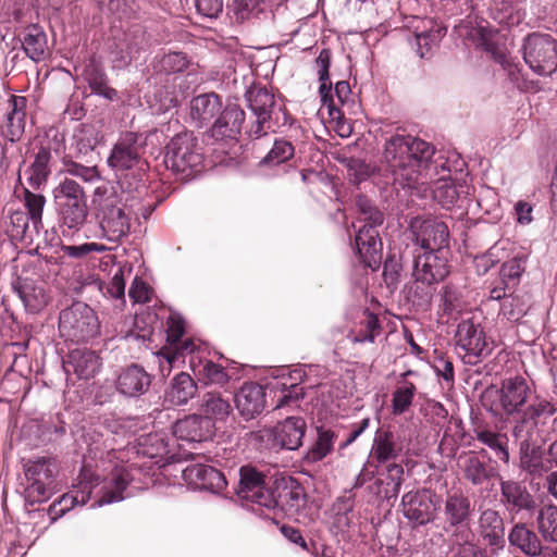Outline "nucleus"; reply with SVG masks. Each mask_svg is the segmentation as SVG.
Wrapping results in <instances>:
<instances>
[{
	"mask_svg": "<svg viewBox=\"0 0 557 557\" xmlns=\"http://www.w3.org/2000/svg\"><path fill=\"white\" fill-rule=\"evenodd\" d=\"M94 205L102 237L119 243L127 237L132 226V205L127 203L122 185L110 182L97 186Z\"/></svg>",
	"mask_w": 557,
	"mask_h": 557,
	"instance_id": "nucleus-4",
	"label": "nucleus"
},
{
	"mask_svg": "<svg viewBox=\"0 0 557 557\" xmlns=\"http://www.w3.org/2000/svg\"><path fill=\"white\" fill-rule=\"evenodd\" d=\"M346 168L348 171L349 180L354 184H360L361 182L367 181L373 172L372 166L359 158L347 159Z\"/></svg>",
	"mask_w": 557,
	"mask_h": 557,
	"instance_id": "nucleus-61",
	"label": "nucleus"
},
{
	"mask_svg": "<svg viewBox=\"0 0 557 557\" xmlns=\"http://www.w3.org/2000/svg\"><path fill=\"white\" fill-rule=\"evenodd\" d=\"M55 207L87 200L83 187L74 180L64 177L53 189Z\"/></svg>",
	"mask_w": 557,
	"mask_h": 557,
	"instance_id": "nucleus-49",
	"label": "nucleus"
},
{
	"mask_svg": "<svg viewBox=\"0 0 557 557\" xmlns=\"http://www.w3.org/2000/svg\"><path fill=\"white\" fill-rule=\"evenodd\" d=\"M295 148L290 141L285 139H275L272 149L261 160L264 165H278L285 163L294 157Z\"/></svg>",
	"mask_w": 557,
	"mask_h": 557,
	"instance_id": "nucleus-56",
	"label": "nucleus"
},
{
	"mask_svg": "<svg viewBox=\"0 0 557 557\" xmlns=\"http://www.w3.org/2000/svg\"><path fill=\"white\" fill-rule=\"evenodd\" d=\"M131 481L132 475L124 466L113 467L108 475L100 479L91 466L84 465L72 490L60 498L61 508L57 515L63 516L75 505L83 506L90 498L95 499L91 508L121 502L126 497L125 491Z\"/></svg>",
	"mask_w": 557,
	"mask_h": 557,
	"instance_id": "nucleus-2",
	"label": "nucleus"
},
{
	"mask_svg": "<svg viewBox=\"0 0 557 557\" xmlns=\"http://www.w3.org/2000/svg\"><path fill=\"white\" fill-rule=\"evenodd\" d=\"M203 153L193 133L175 135L165 147L164 164L180 180L188 181L200 173Z\"/></svg>",
	"mask_w": 557,
	"mask_h": 557,
	"instance_id": "nucleus-8",
	"label": "nucleus"
},
{
	"mask_svg": "<svg viewBox=\"0 0 557 557\" xmlns=\"http://www.w3.org/2000/svg\"><path fill=\"white\" fill-rule=\"evenodd\" d=\"M65 172L72 176L82 178L86 183H94L100 178L96 165L86 166L77 162H69L65 164Z\"/></svg>",
	"mask_w": 557,
	"mask_h": 557,
	"instance_id": "nucleus-62",
	"label": "nucleus"
},
{
	"mask_svg": "<svg viewBox=\"0 0 557 557\" xmlns=\"http://www.w3.org/2000/svg\"><path fill=\"white\" fill-rule=\"evenodd\" d=\"M317 432L318 438L308 454L309 459L313 462L322 460L332 451L337 437L334 431L323 426L318 428Z\"/></svg>",
	"mask_w": 557,
	"mask_h": 557,
	"instance_id": "nucleus-53",
	"label": "nucleus"
},
{
	"mask_svg": "<svg viewBox=\"0 0 557 557\" xmlns=\"http://www.w3.org/2000/svg\"><path fill=\"white\" fill-rule=\"evenodd\" d=\"M271 491L264 487L263 476L255 468L242 467L237 495L252 504V511L263 515L264 503Z\"/></svg>",
	"mask_w": 557,
	"mask_h": 557,
	"instance_id": "nucleus-25",
	"label": "nucleus"
},
{
	"mask_svg": "<svg viewBox=\"0 0 557 557\" xmlns=\"http://www.w3.org/2000/svg\"><path fill=\"white\" fill-rule=\"evenodd\" d=\"M245 100L256 119L247 131L250 139H259L269 133H275L288 123L284 104L265 87L250 86L245 92Z\"/></svg>",
	"mask_w": 557,
	"mask_h": 557,
	"instance_id": "nucleus-6",
	"label": "nucleus"
},
{
	"mask_svg": "<svg viewBox=\"0 0 557 557\" xmlns=\"http://www.w3.org/2000/svg\"><path fill=\"white\" fill-rule=\"evenodd\" d=\"M525 261L523 258H512L503 263L500 268L502 282L508 286L509 283L512 285L519 280L520 275L524 272Z\"/></svg>",
	"mask_w": 557,
	"mask_h": 557,
	"instance_id": "nucleus-60",
	"label": "nucleus"
},
{
	"mask_svg": "<svg viewBox=\"0 0 557 557\" xmlns=\"http://www.w3.org/2000/svg\"><path fill=\"white\" fill-rule=\"evenodd\" d=\"M198 387L194 379L186 372L172 377L164 391L163 403L168 407L186 405L197 394Z\"/></svg>",
	"mask_w": 557,
	"mask_h": 557,
	"instance_id": "nucleus-33",
	"label": "nucleus"
},
{
	"mask_svg": "<svg viewBox=\"0 0 557 557\" xmlns=\"http://www.w3.org/2000/svg\"><path fill=\"white\" fill-rule=\"evenodd\" d=\"M197 12L207 18H216L223 10V0H195Z\"/></svg>",
	"mask_w": 557,
	"mask_h": 557,
	"instance_id": "nucleus-64",
	"label": "nucleus"
},
{
	"mask_svg": "<svg viewBox=\"0 0 557 557\" xmlns=\"http://www.w3.org/2000/svg\"><path fill=\"white\" fill-rule=\"evenodd\" d=\"M187 55L183 52H169L159 61L160 71L165 74H174L183 72L188 66Z\"/></svg>",
	"mask_w": 557,
	"mask_h": 557,
	"instance_id": "nucleus-59",
	"label": "nucleus"
},
{
	"mask_svg": "<svg viewBox=\"0 0 557 557\" xmlns=\"http://www.w3.org/2000/svg\"><path fill=\"white\" fill-rule=\"evenodd\" d=\"M267 499L263 509L273 511L274 516L280 511L288 518H295L307 502L304 488L292 478L276 481Z\"/></svg>",
	"mask_w": 557,
	"mask_h": 557,
	"instance_id": "nucleus-14",
	"label": "nucleus"
},
{
	"mask_svg": "<svg viewBox=\"0 0 557 557\" xmlns=\"http://www.w3.org/2000/svg\"><path fill=\"white\" fill-rule=\"evenodd\" d=\"M59 333L72 343H87L100 331V323L94 309L87 304L75 301L59 314Z\"/></svg>",
	"mask_w": 557,
	"mask_h": 557,
	"instance_id": "nucleus-10",
	"label": "nucleus"
},
{
	"mask_svg": "<svg viewBox=\"0 0 557 557\" xmlns=\"http://www.w3.org/2000/svg\"><path fill=\"white\" fill-rule=\"evenodd\" d=\"M463 194H468V186L457 185L451 181L441 180L433 190V198L443 208L450 209L461 198Z\"/></svg>",
	"mask_w": 557,
	"mask_h": 557,
	"instance_id": "nucleus-48",
	"label": "nucleus"
},
{
	"mask_svg": "<svg viewBox=\"0 0 557 557\" xmlns=\"http://www.w3.org/2000/svg\"><path fill=\"white\" fill-rule=\"evenodd\" d=\"M456 347L466 364H478L488 357L494 348L480 323L472 318H461L455 333Z\"/></svg>",
	"mask_w": 557,
	"mask_h": 557,
	"instance_id": "nucleus-12",
	"label": "nucleus"
},
{
	"mask_svg": "<svg viewBox=\"0 0 557 557\" xmlns=\"http://www.w3.org/2000/svg\"><path fill=\"white\" fill-rule=\"evenodd\" d=\"M539 532L546 541L557 543V506H543L536 517Z\"/></svg>",
	"mask_w": 557,
	"mask_h": 557,
	"instance_id": "nucleus-50",
	"label": "nucleus"
},
{
	"mask_svg": "<svg viewBox=\"0 0 557 557\" xmlns=\"http://www.w3.org/2000/svg\"><path fill=\"white\" fill-rule=\"evenodd\" d=\"M235 405L246 420L253 419L265 407L263 387L255 382L245 383L235 395Z\"/></svg>",
	"mask_w": 557,
	"mask_h": 557,
	"instance_id": "nucleus-32",
	"label": "nucleus"
},
{
	"mask_svg": "<svg viewBox=\"0 0 557 557\" xmlns=\"http://www.w3.org/2000/svg\"><path fill=\"white\" fill-rule=\"evenodd\" d=\"M245 112L236 103H228L219 113L211 127V136L216 140L235 139L240 134Z\"/></svg>",
	"mask_w": 557,
	"mask_h": 557,
	"instance_id": "nucleus-30",
	"label": "nucleus"
},
{
	"mask_svg": "<svg viewBox=\"0 0 557 557\" xmlns=\"http://www.w3.org/2000/svg\"><path fill=\"white\" fill-rule=\"evenodd\" d=\"M46 198L41 194L33 193L28 189L24 190V205L27 212L14 211L10 214L11 236L14 238L25 239L28 237L29 222L35 232H39L42 227V212ZM32 236L29 235V238Z\"/></svg>",
	"mask_w": 557,
	"mask_h": 557,
	"instance_id": "nucleus-18",
	"label": "nucleus"
},
{
	"mask_svg": "<svg viewBox=\"0 0 557 557\" xmlns=\"http://www.w3.org/2000/svg\"><path fill=\"white\" fill-rule=\"evenodd\" d=\"M475 440L487 446L497 459L504 463L509 462L508 436L505 433L495 432L487 428H478L474 430Z\"/></svg>",
	"mask_w": 557,
	"mask_h": 557,
	"instance_id": "nucleus-44",
	"label": "nucleus"
},
{
	"mask_svg": "<svg viewBox=\"0 0 557 557\" xmlns=\"http://www.w3.org/2000/svg\"><path fill=\"white\" fill-rule=\"evenodd\" d=\"M529 305L523 296L509 295L504 299L500 307V314L509 322H519L528 312Z\"/></svg>",
	"mask_w": 557,
	"mask_h": 557,
	"instance_id": "nucleus-54",
	"label": "nucleus"
},
{
	"mask_svg": "<svg viewBox=\"0 0 557 557\" xmlns=\"http://www.w3.org/2000/svg\"><path fill=\"white\" fill-rule=\"evenodd\" d=\"M25 109L26 98L12 96L9 100V111L5 114V121L1 125L2 134L11 143L17 141L25 128Z\"/></svg>",
	"mask_w": 557,
	"mask_h": 557,
	"instance_id": "nucleus-35",
	"label": "nucleus"
},
{
	"mask_svg": "<svg viewBox=\"0 0 557 557\" xmlns=\"http://www.w3.org/2000/svg\"><path fill=\"white\" fill-rule=\"evenodd\" d=\"M201 408L206 413L205 417L216 420L225 419L231 412V405L228 400L224 399L218 393H207L203 395Z\"/></svg>",
	"mask_w": 557,
	"mask_h": 557,
	"instance_id": "nucleus-52",
	"label": "nucleus"
},
{
	"mask_svg": "<svg viewBox=\"0 0 557 557\" xmlns=\"http://www.w3.org/2000/svg\"><path fill=\"white\" fill-rule=\"evenodd\" d=\"M410 232L418 251H434L443 253L448 247L449 228L446 223L433 219H414L410 224Z\"/></svg>",
	"mask_w": 557,
	"mask_h": 557,
	"instance_id": "nucleus-17",
	"label": "nucleus"
},
{
	"mask_svg": "<svg viewBox=\"0 0 557 557\" xmlns=\"http://www.w3.org/2000/svg\"><path fill=\"white\" fill-rule=\"evenodd\" d=\"M546 424H534L530 421H522L518 426H512L511 435L519 444L520 467L531 475H542L550 468V458H544L541 443L553 440V436L545 434Z\"/></svg>",
	"mask_w": 557,
	"mask_h": 557,
	"instance_id": "nucleus-7",
	"label": "nucleus"
},
{
	"mask_svg": "<svg viewBox=\"0 0 557 557\" xmlns=\"http://www.w3.org/2000/svg\"><path fill=\"white\" fill-rule=\"evenodd\" d=\"M75 157L86 162L91 161L95 148L98 143L96 133L90 127H84L73 137Z\"/></svg>",
	"mask_w": 557,
	"mask_h": 557,
	"instance_id": "nucleus-51",
	"label": "nucleus"
},
{
	"mask_svg": "<svg viewBox=\"0 0 557 557\" xmlns=\"http://www.w3.org/2000/svg\"><path fill=\"white\" fill-rule=\"evenodd\" d=\"M101 366V358L94 350L76 348L69 354L64 367L66 371L71 367L79 379L88 380L100 371Z\"/></svg>",
	"mask_w": 557,
	"mask_h": 557,
	"instance_id": "nucleus-36",
	"label": "nucleus"
},
{
	"mask_svg": "<svg viewBox=\"0 0 557 557\" xmlns=\"http://www.w3.org/2000/svg\"><path fill=\"white\" fill-rule=\"evenodd\" d=\"M139 445L141 446L143 455L149 458H160L172 461H181L183 460V455H170L169 443L164 434L153 433L148 434L140 438Z\"/></svg>",
	"mask_w": 557,
	"mask_h": 557,
	"instance_id": "nucleus-45",
	"label": "nucleus"
},
{
	"mask_svg": "<svg viewBox=\"0 0 557 557\" xmlns=\"http://www.w3.org/2000/svg\"><path fill=\"white\" fill-rule=\"evenodd\" d=\"M18 38L23 50L29 59L39 62L46 58L48 41L42 27L37 24H30L22 30Z\"/></svg>",
	"mask_w": 557,
	"mask_h": 557,
	"instance_id": "nucleus-38",
	"label": "nucleus"
},
{
	"mask_svg": "<svg viewBox=\"0 0 557 557\" xmlns=\"http://www.w3.org/2000/svg\"><path fill=\"white\" fill-rule=\"evenodd\" d=\"M508 541L527 556L536 557L542 553L541 541L524 523H517L511 528Z\"/></svg>",
	"mask_w": 557,
	"mask_h": 557,
	"instance_id": "nucleus-43",
	"label": "nucleus"
},
{
	"mask_svg": "<svg viewBox=\"0 0 557 557\" xmlns=\"http://www.w3.org/2000/svg\"><path fill=\"white\" fill-rule=\"evenodd\" d=\"M13 289L28 312H38L47 305L45 289L36 285L32 280L18 278L13 283Z\"/></svg>",
	"mask_w": 557,
	"mask_h": 557,
	"instance_id": "nucleus-41",
	"label": "nucleus"
},
{
	"mask_svg": "<svg viewBox=\"0 0 557 557\" xmlns=\"http://www.w3.org/2000/svg\"><path fill=\"white\" fill-rule=\"evenodd\" d=\"M381 224L364 223L355 236V247L361 262L371 269L379 267L382 259V240L377 226Z\"/></svg>",
	"mask_w": 557,
	"mask_h": 557,
	"instance_id": "nucleus-26",
	"label": "nucleus"
},
{
	"mask_svg": "<svg viewBox=\"0 0 557 557\" xmlns=\"http://www.w3.org/2000/svg\"><path fill=\"white\" fill-rule=\"evenodd\" d=\"M461 32L472 44L491 53L503 65L508 78L518 89H528L519 65L498 50V32L492 28L487 21L469 17L462 23Z\"/></svg>",
	"mask_w": 557,
	"mask_h": 557,
	"instance_id": "nucleus-9",
	"label": "nucleus"
},
{
	"mask_svg": "<svg viewBox=\"0 0 557 557\" xmlns=\"http://www.w3.org/2000/svg\"><path fill=\"white\" fill-rule=\"evenodd\" d=\"M423 29L416 32L414 44L417 46V53L420 58H428L432 49L436 47L447 32V27L434 22L433 20H425L423 22Z\"/></svg>",
	"mask_w": 557,
	"mask_h": 557,
	"instance_id": "nucleus-40",
	"label": "nucleus"
},
{
	"mask_svg": "<svg viewBox=\"0 0 557 557\" xmlns=\"http://www.w3.org/2000/svg\"><path fill=\"white\" fill-rule=\"evenodd\" d=\"M401 451L403 446L396 434L388 430L379 429L376 431L372 445V454L379 462L383 463L395 459Z\"/></svg>",
	"mask_w": 557,
	"mask_h": 557,
	"instance_id": "nucleus-42",
	"label": "nucleus"
},
{
	"mask_svg": "<svg viewBox=\"0 0 557 557\" xmlns=\"http://www.w3.org/2000/svg\"><path fill=\"white\" fill-rule=\"evenodd\" d=\"M332 62V52L330 49H322L315 58L314 66L320 82L319 94L324 104L327 106L329 114L332 120L339 121L344 117L343 112L334 103L330 96L332 83L330 81V66Z\"/></svg>",
	"mask_w": 557,
	"mask_h": 557,
	"instance_id": "nucleus-31",
	"label": "nucleus"
},
{
	"mask_svg": "<svg viewBox=\"0 0 557 557\" xmlns=\"http://www.w3.org/2000/svg\"><path fill=\"white\" fill-rule=\"evenodd\" d=\"M306 421L300 417H287L272 429L259 431L261 441H267L271 449H298L306 433Z\"/></svg>",
	"mask_w": 557,
	"mask_h": 557,
	"instance_id": "nucleus-16",
	"label": "nucleus"
},
{
	"mask_svg": "<svg viewBox=\"0 0 557 557\" xmlns=\"http://www.w3.org/2000/svg\"><path fill=\"white\" fill-rule=\"evenodd\" d=\"M500 502L511 515L522 511L532 515L536 509V503L528 488L513 480L500 481Z\"/></svg>",
	"mask_w": 557,
	"mask_h": 557,
	"instance_id": "nucleus-28",
	"label": "nucleus"
},
{
	"mask_svg": "<svg viewBox=\"0 0 557 557\" xmlns=\"http://www.w3.org/2000/svg\"><path fill=\"white\" fill-rule=\"evenodd\" d=\"M457 466L462 478L473 486H482L498 475L496 467L483 449L466 451L458 457Z\"/></svg>",
	"mask_w": 557,
	"mask_h": 557,
	"instance_id": "nucleus-20",
	"label": "nucleus"
},
{
	"mask_svg": "<svg viewBox=\"0 0 557 557\" xmlns=\"http://www.w3.org/2000/svg\"><path fill=\"white\" fill-rule=\"evenodd\" d=\"M436 495L430 488H418L401 497L404 517L416 525H425L435 520L437 512Z\"/></svg>",
	"mask_w": 557,
	"mask_h": 557,
	"instance_id": "nucleus-19",
	"label": "nucleus"
},
{
	"mask_svg": "<svg viewBox=\"0 0 557 557\" xmlns=\"http://www.w3.org/2000/svg\"><path fill=\"white\" fill-rule=\"evenodd\" d=\"M356 208L360 214V221L364 223L383 224V213L373 205L367 196L358 195L356 197Z\"/></svg>",
	"mask_w": 557,
	"mask_h": 557,
	"instance_id": "nucleus-57",
	"label": "nucleus"
},
{
	"mask_svg": "<svg viewBox=\"0 0 557 557\" xmlns=\"http://www.w3.org/2000/svg\"><path fill=\"white\" fill-rule=\"evenodd\" d=\"M57 212L61 226L77 231L84 224L88 214L87 200L58 206Z\"/></svg>",
	"mask_w": 557,
	"mask_h": 557,
	"instance_id": "nucleus-46",
	"label": "nucleus"
},
{
	"mask_svg": "<svg viewBox=\"0 0 557 557\" xmlns=\"http://www.w3.org/2000/svg\"><path fill=\"white\" fill-rule=\"evenodd\" d=\"M152 382V376L137 363L122 368L114 381L115 391L123 397L137 399L145 395Z\"/></svg>",
	"mask_w": 557,
	"mask_h": 557,
	"instance_id": "nucleus-23",
	"label": "nucleus"
},
{
	"mask_svg": "<svg viewBox=\"0 0 557 557\" xmlns=\"http://www.w3.org/2000/svg\"><path fill=\"white\" fill-rule=\"evenodd\" d=\"M443 531L447 534V543L451 552L459 557L474 555V533L471 522L474 504L460 490L448 492L443 503Z\"/></svg>",
	"mask_w": 557,
	"mask_h": 557,
	"instance_id": "nucleus-5",
	"label": "nucleus"
},
{
	"mask_svg": "<svg viewBox=\"0 0 557 557\" xmlns=\"http://www.w3.org/2000/svg\"><path fill=\"white\" fill-rule=\"evenodd\" d=\"M416 391L414 384L410 382H405L396 387L392 395V410L394 414H403L410 408Z\"/></svg>",
	"mask_w": 557,
	"mask_h": 557,
	"instance_id": "nucleus-55",
	"label": "nucleus"
},
{
	"mask_svg": "<svg viewBox=\"0 0 557 557\" xmlns=\"http://www.w3.org/2000/svg\"><path fill=\"white\" fill-rule=\"evenodd\" d=\"M522 55L532 72L550 76L557 69V40L549 34L531 33L523 39Z\"/></svg>",
	"mask_w": 557,
	"mask_h": 557,
	"instance_id": "nucleus-11",
	"label": "nucleus"
},
{
	"mask_svg": "<svg viewBox=\"0 0 557 557\" xmlns=\"http://www.w3.org/2000/svg\"><path fill=\"white\" fill-rule=\"evenodd\" d=\"M274 377L277 379L273 388L281 389L282 396L277 399L275 409L297 406L298 401L304 398L305 392L300 383L306 377V371L302 367L295 369L281 368L275 370Z\"/></svg>",
	"mask_w": 557,
	"mask_h": 557,
	"instance_id": "nucleus-24",
	"label": "nucleus"
},
{
	"mask_svg": "<svg viewBox=\"0 0 557 557\" xmlns=\"http://www.w3.org/2000/svg\"><path fill=\"white\" fill-rule=\"evenodd\" d=\"M478 532L485 545L493 550L505 546V523L497 510L484 509L478 520Z\"/></svg>",
	"mask_w": 557,
	"mask_h": 557,
	"instance_id": "nucleus-29",
	"label": "nucleus"
},
{
	"mask_svg": "<svg viewBox=\"0 0 557 557\" xmlns=\"http://www.w3.org/2000/svg\"><path fill=\"white\" fill-rule=\"evenodd\" d=\"M381 331L379 318L368 309H363L358 321L350 329L348 339L358 344L374 343Z\"/></svg>",
	"mask_w": 557,
	"mask_h": 557,
	"instance_id": "nucleus-39",
	"label": "nucleus"
},
{
	"mask_svg": "<svg viewBox=\"0 0 557 557\" xmlns=\"http://www.w3.org/2000/svg\"><path fill=\"white\" fill-rule=\"evenodd\" d=\"M434 153V147L425 140L397 134L385 141L383 159L394 182L403 187L412 188L419 183H424L433 163L435 171L441 168L450 172L446 163L432 160Z\"/></svg>",
	"mask_w": 557,
	"mask_h": 557,
	"instance_id": "nucleus-1",
	"label": "nucleus"
},
{
	"mask_svg": "<svg viewBox=\"0 0 557 557\" xmlns=\"http://www.w3.org/2000/svg\"><path fill=\"white\" fill-rule=\"evenodd\" d=\"M140 137L137 133L126 132L113 146L107 162L115 173L128 171L139 163L143 148Z\"/></svg>",
	"mask_w": 557,
	"mask_h": 557,
	"instance_id": "nucleus-22",
	"label": "nucleus"
},
{
	"mask_svg": "<svg viewBox=\"0 0 557 557\" xmlns=\"http://www.w3.org/2000/svg\"><path fill=\"white\" fill-rule=\"evenodd\" d=\"M498 404L512 422L518 426L522 421L534 424H546L557 408L547 399L534 397L532 388L522 376H513L502 382L498 391Z\"/></svg>",
	"mask_w": 557,
	"mask_h": 557,
	"instance_id": "nucleus-3",
	"label": "nucleus"
},
{
	"mask_svg": "<svg viewBox=\"0 0 557 557\" xmlns=\"http://www.w3.org/2000/svg\"><path fill=\"white\" fill-rule=\"evenodd\" d=\"M196 458L199 459L197 462L182 471L186 485L194 491H209L213 494L222 492L227 485L226 479L221 471L201 462V460H207V457L200 453H184L183 456L185 460Z\"/></svg>",
	"mask_w": 557,
	"mask_h": 557,
	"instance_id": "nucleus-15",
	"label": "nucleus"
},
{
	"mask_svg": "<svg viewBox=\"0 0 557 557\" xmlns=\"http://www.w3.org/2000/svg\"><path fill=\"white\" fill-rule=\"evenodd\" d=\"M172 346H173L174 352L162 354V357L165 358V360L169 364V371L171 370L173 363L180 357H184L185 355H190V358L191 357L195 358L194 352L196 349V343L193 339L186 338L184 341L177 342V344H173Z\"/></svg>",
	"mask_w": 557,
	"mask_h": 557,
	"instance_id": "nucleus-63",
	"label": "nucleus"
},
{
	"mask_svg": "<svg viewBox=\"0 0 557 557\" xmlns=\"http://www.w3.org/2000/svg\"><path fill=\"white\" fill-rule=\"evenodd\" d=\"M222 109V101L214 92L202 94L190 101V119L196 127L208 125Z\"/></svg>",
	"mask_w": 557,
	"mask_h": 557,
	"instance_id": "nucleus-34",
	"label": "nucleus"
},
{
	"mask_svg": "<svg viewBox=\"0 0 557 557\" xmlns=\"http://www.w3.org/2000/svg\"><path fill=\"white\" fill-rule=\"evenodd\" d=\"M189 363L195 375H197L199 380L203 381L206 384L223 385L230 379L224 368L211 360L199 359L196 361V358L191 357Z\"/></svg>",
	"mask_w": 557,
	"mask_h": 557,
	"instance_id": "nucleus-47",
	"label": "nucleus"
},
{
	"mask_svg": "<svg viewBox=\"0 0 557 557\" xmlns=\"http://www.w3.org/2000/svg\"><path fill=\"white\" fill-rule=\"evenodd\" d=\"M50 160V147L40 144V146L37 147V151L34 153V161L25 170L29 187L33 189H40L47 184L48 177L51 174Z\"/></svg>",
	"mask_w": 557,
	"mask_h": 557,
	"instance_id": "nucleus-37",
	"label": "nucleus"
},
{
	"mask_svg": "<svg viewBox=\"0 0 557 557\" xmlns=\"http://www.w3.org/2000/svg\"><path fill=\"white\" fill-rule=\"evenodd\" d=\"M173 434L181 441L203 443L214 435V424L208 417L189 414L174 423Z\"/></svg>",
	"mask_w": 557,
	"mask_h": 557,
	"instance_id": "nucleus-27",
	"label": "nucleus"
},
{
	"mask_svg": "<svg viewBox=\"0 0 557 557\" xmlns=\"http://www.w3.org/2000/svg\"><path fill=\"white\" fill-rule=\"evenodd\" d=\"M440 308L443 311V313L451 314L453 312L458 311L460 309L461 294L456 286L451 284L444 285L440 292Z\"/></svg>",
	"mask_w": 557,
	"mask_h": 557,
	"instance_id": "nucleus-58",
	"label": "nucleus"
},
{
	"mask_svg": "<svg viewBox=\"0 0 557 557\" xmlns=\"http://www.w3.org/2000/svg\"><path fill=\"white\" fill-rule=\"evenodd\" d=\"M413 272L417 282L432 285L443 281L449 274L447 258L434 251L413 249Z\"/></svg>",
	"mask_w": 557,
	"mask_h": 557,
	"instance_id": "nucleus-21",
	"label": "nucleus"
},
{
	"mask_svg": "<svg viewBox=\"0 0 557 557\" xmlns=\"http://www.w3.org/2000/svg\"><path fill=\"white\" fill-rule=\"evenodd\" d=\"M54 462L47 457L28 460L24 465L25 478L28 482L24 490L25 500L30 505L46 502L54 490Z\"/></svg>",
	"mask_w": 557,
	"mask_h": 557,
	"instance_id": "nucleus-13",
	"label": "nucleus"
}]
</instances>
